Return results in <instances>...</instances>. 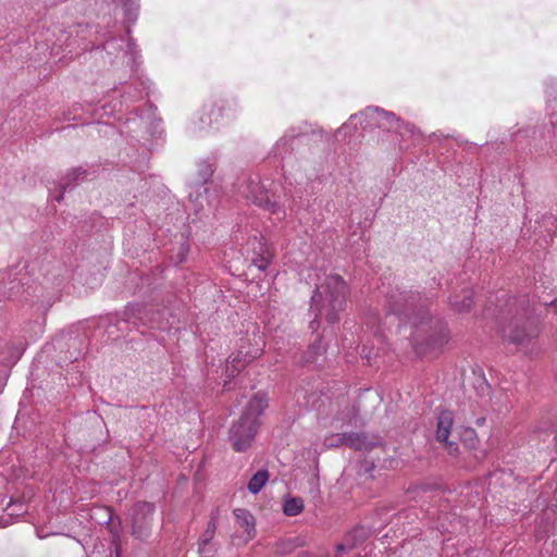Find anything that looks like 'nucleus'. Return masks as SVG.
Wrapping results in <instances>:
<instances>
[{
	"label": "nucleus",
	"mask_w": 557,
	"mask_h": 557,
	"mask_svg": "<svg viewBox=\"0 0 557 557\" xmlns=\"http://www.w3.org/2000/svg\"><path fill=\"white\" fill-rule=\"evenodd\" d=\"M418 298L417 295L406 293L393 295L388 302V311L407 319L417 329V332H431L425 346L419 344L418 335H414L416 350L419 354H425L429 350L441 349L447 344L449 332L440 321H433L424 306H418Z\"/></svg>",
	"instance_id": "f257e3e1"
},
{
	"label": "nucleus",
	"mask_w": 557,
	"mask_h": 557,
	"mask_svg": "<svg viewBox=\"0 0 557 557\" xmlns=\"http://www.w3.org/2000/svg\"><path fill=\"white\" fill-rule=\"evenodd\" d=\"M21 287L22 298L26 302H30L32 306H36L37 310L46 313V311L52 306L55 300V293L48 290L42 284L33 282L29 284V277L27 274H22L21 271L10 269L9 271V287L4 293V298H12L20 293Z\"/></svg>",
	"instance_id": "f03ea898"
},
{
	"label": "nucleus",
	"mask_w": 557,
	"mask_h": 557,
	"mask_svg": "<svg viewBox=\"0 0 557 557\" xmlns=\"http://www.w3.org/2000/svg\"><path fill=\"white\" fill-rule=\"evenodd\" d=\"M348 293V286L342 276L329 275L313 296L314 301L318 296L322 300L320 314L324 315L329 322L335 323L338 320V312L345 309Z\"/></svg>",
	"instance_id": "7ed1b4c3"
},
{
	"label": "nucleus",
	"mask_w": 557,
	"mask_h": 557,
	"mask_svg": "<svg viewBox=\"0 0 557 557\" xmlns=\"http://www.w3.org/2000/svg\"><path fill=\"white\" fill-rule=\"evenodd\" d=\"M171 309H154L152 306L143 304H131L123 312V322L138 329L147 326L150 330L162 332L172 329Z\"/></svg>",
	"instance_id": "20e7f679"
},
{
	"label": "nucleus",
	"mask_w": 557,
	"mask_h": 557,
	"mask_svg": "<svg viewBox=\"0 0 557 557\" xmlns=\"http://www.w3.org/2000/svg\"><path fill=\"white\" fill-rule=\"evenodd\" d=\"M92 27L88 24L77 23L70 26L67 29L55 28L53 35L58 32L57 39L51 44L50 55L57 58L60 53L58 61H62L66 58H73L74 50L82 48V50L89 49L88 44H83L91 35Z\"/></svg>",
	"instance_id": "39448f33"
},
{
	"label": "nucleus",
	"mask_w": 557,
	"mask_h": 557,
	"mask_svg": "<svg viewBox=\"0 0 557 557\" xmlns=\"http://www.w3.org/2000/svg\"><path fill=\"white\" fill-rule=\"evenodd\" d=\"M263 348L264 341L259 332L252 333L251 337L240 338L237 352L230 356L226 361L227 375L235 376L239 373L247 364L263 354Z\"/></svg>",
	"instance_id": "423d86ee"
},
{
	"label": "nucleus",
	"mask_w": 557,
	"mask_h": 557,
	"mask_svg": "<svg viewBox=\"0 0 557 557\" xmlns=\"http://www.w3.org/2000/svg\"><path fill=\"white\" fill-rule=\"evenodd\" d=\"M154 507L148 502L136 503L128 512L132 535L138 540L150 536Z\"/></svg>",
	"instance_id": "0eeeda50"
},
{
	"label": "nucleus",
	"mask_w": 557,
	"mask_h": 557,
	"mask_svg": "<svg viewBox=\"0 0 557 557\" xmlns=\"http://www.w3.org/2000/svg\"><path fill=\"white\" fill-rule=\"evenodd\" d=\"M240 193L243 197L250 200L256 206L268 210L272 214H277L281 211L278 203L271 199L270 193L260 184L259 181H247Z\"/></svg>",
	"instance_id": "6e6552de"
},
{
	"label": "nucleus",
	"mask_w": 557,
	"mask_h": 557,
	"mask_svg": "<svg viewBox=\"0 0 557 557\" xmlns=\"http://www.w3.org/2000/svg\"><path fill=\"white\" fill-rule=\"evenodd\" d=\"M259 423L244 421V418L234 423L230 430V441L236 451H246L253 441Z\"/></svg>",
	"instance_id": "1a4fd4ad"
},
{
	"label": "nucleus",
	"mask_w": 557,
	"mask_h": 557,
	"mask_svg": "<svg viewBox=\"0 0 557 557\" xmlns=\"http://www.w3.org/2000/svg\"><path fill=\"white\" fill-rule=\"evenodd\" d=\"M453 425V412L449 410L442 411L437 418L436 440L444 444L450 455H456L458 453V445L455 442L448 441Z\"/></svg>",
	"instance_id": "9d476101"
},
{
	"label": "nucleus",
	"mask_w": 557,
	"mask_h": 557,
	"mask_svg": "<svg viewBox=\"0 0 557 557\" xmlns=\"http://www.w3.org/2000/svg\"><path fill=\"white\" fill-rule=\"evenodd\" d=\"M338 440L355 450H370L381 443L380 437L368 433H343Z\"/></svg>",
	"instance_id": "9b49d317"
},
{
	"label": "nucleus",
	"mask_w": 557,
	"mask_h": 557,
	"mask_svg": "<svg viewBox=\"0 0 557 557\" xmlns=\"http://www.w3.org/2000/svg\"><path fill=\"white\" fill-rule=\"evenodd\" d=\"M268 407V397L264 393H257L246 406L245 412L242 414L244 421L259 423V417Z\"/></svg>",
	"instance_id": "f8f14e48"
},
{
	"label": "nucleus",
	"mask_w": 557,
	"mask_h": 557,
	"mask_svg": "<svg viewBox=\"0 0 557 557\" xmlns=\"http://www.w3.org/2000/svg\"><path fill=\"white\" fill-rule=\"evenodd\" d=\"M151 87L152 83L149 79L132 83L124 89V94L122 95L123 101L128 104L141 100L145 97H149Z\"/></svg>",
	"instance_id": "ddd939ff"
},
{
	"label": "nucleus",
	"mask_w": 557,
	"mask_h": 557,
	"mask_svg": "<svg viewBox=\"0 0 557 557\" xmlns=\"http://www.w3.org/2000/svg\"><path fill=\"white\" fill-rule=\"evenodd\" d=\"M236 523L244 530V535L247 541L255 536V518L246 509L237 508L234 510Z\"/></svg>",
	"instance_id": "4468645a"
},
{
	"label": "nucleus",
	"mask_w": 557,
	"mask_h": 557,
	"mask_svg": "<svg viewBox=\"0 0 557 557\" xmlns=\"http://www.w3.org/2000/svg\"><path fill=\"white\" fill-rule=\"evenodd\" d=\"M3 511L5 513L0 519V525L7 527L8 524L12 523L13 517H20L24 515L27 511V509L23 502H13V498L10 497L8 503L5 504V507L3 508Z\"/></svg>",
	"instance_id": "2eb2a0df"
},
{
	"label": "nucleus",
	"mask_w": 557,
	"mask_h": 557,
	"mask_svg": "<svg viewBox=\"0 0 557 557\" xmlns=\"http://www.w3.org/2000/svg\"><path fill=\"white\" fill-rule=\"evenodd\" d=\"M536 334L537 330L535 326H530L528 330L525 327L522 330H519L518 327L513 330L511 326H508L503 330V336L516 344H521Z\"/></svg>",
	"instance_id": "dca6fc26"
},
{
	"label": "nucleus",
	"mask_w": 557,
	"mask_h": 557,
	"mask_svg": "<svg viewBox=\"0 0 557 557\" xmlns=\"http://www.w3.org/2000/svg\"><path fill=\"white\" fill-rule=\"evenodd\" d=\"M375 120L381 128L386 131H399L400 121L392 112L376 109Z\"/></svg>",
	"instance_id": "f3484780"
},
{
	"label": "nucleus",
	"mask_w": 557,
	"mask_h": 557,
	"mask_svg": "<svg viewBox=\"0 0 557 557\" xmlns=\"http://www.w3.org/2000/svg\"><path fill=\"white\" fill-rule=\"evenodd\" d=\"M124 10V16L127 23H135L138 16V0H113Z\"/></svg>",
	"instance_id": "a211bd4d"
},
{
	"label": "nucleus",
	"mask_w": 557,
	"mask_h": 557,
	"mask_svg": "<svg viewBox=\"0 0 557 557\" xmlns=\"http://www.w3.org/2000/svg\"><path fill=\"white\" fill-rule=\"evenodd\" d=\"M269 480V472L267 470L257 471L248 483V490L252 494L259 493Z\"/></svg>",
	"instance_id": "6ab92c4d"
},
{
	"label": "nucleus",
	"mask_w": 557,
	"mask_h": 557,
	"mask_svg": "<svg viewBox=\"0 0 557 557\" xmlns=\"http://www.w3.org/2000/svg\"><path fill=\"white\" fill-rule=\"evenodd\" d=\"M83 174H85V171H83L82 169H76L70 175L63 177L59 183L61 191L58 195L53 196V199L55 201H60L63 198V194L72 188V181H77L78 177Z\"/></svg>",
	"instance_id": "aec40b11"
},
{
	"label": "nucleus",
	"mask_w": 557,
	"mask_h": 557,
	"mask_svg": "<svg viewBox=\"0 0 557 557\" xmlns=\"http://www.w3.org/2000/svg\"><path fill=\"white\" fill-rule=\"evenodd\" d=\"M215 166L210 161H201L197 164V182L199 184H206L213 175Z\"/></svg>",
	"instance_id": "412c9836"
},
{
	"label": "nucleus",
	"mask_w": 557,
	"mask_h": 557,
	"mask_svg": "<svg viewBox=\"0 0 557 557\" xmlns=\"http://www.w3.org/2000/svg\"><path fill=\"white\" fill-rule=\"evenodd\" d=\"M304 510V500L300 497H290L284 502L283 511L286 516H297Z\"/></svg>",
	"instance_id": "4be33fe9"
},
{
	"label": "nucleus",
	"mask_w": 557,
	"mask_h": 557,
	"mask_svg": "<svg viewBox=\"0 0 557 557\" xmlns=\"http://www.w3.org/2000/svg\"><path fill=\"white\" fill-rule=\"evenodd\" d=\"M472 304H473V292L470 289L463 292V296H462L461 300H459V296H455L451 299L453 307L459 312L469 310L471 308Z\"/></svg>",
	"instance_id": "5701e85b"
},
{
	"label": "nucleus",
	"mask_w": 557,
	"mask_h": 557,
	"mask_svg": "<svg viewBox=\"0 0 557 557\" xmlns=\"http://www.w3.org/2000/svg\"><path fill=\"white\" fill-rule=\"evenodd\" d=\"M189 250L190 245L186 238L183 243L180 244L178 252L176 253V263L185 261Z\"/></svg>",
	"instance_id": "b1692460"
},
{
	"label": "nucleus",
	"mask_w": 557,
	"mask_h": 557,
	"mask_svg": "<svg viewBox=\"0 0 557 557\" xmlns=\"http://www.w3.org/2000/svg\"><path fill=\"white\" fill-rule=\"evenodd\" d=\"M125 53L129 55L133 63H136V59L138 57V50H137L135 42L131 38L127 39Z\"/></svg>",
	"instance_id": "393cba45"
},
{
	"label": "nucleus",
	"mask_w": 557,
	"mask_h": 557,
	"mask_svg": "<svg viewBox=\"0 0 557 557\" xmlns=\"http://www.w3.org/2000/svg\"><path fill=\"white\" fill-rule=\"evenodd\" d=\"M121 546L120 543L113 541L110 547V553L106 557H120Z\"/></svg>",
	"instance_id": "a878e982"
},
{
	"label": "nucleus",
	"mask_w": 557,
	"mask_h": 557,
	"mask_svg": "<svg viewBox=\"0 0 557 557\" xmlns=\"http://www.w3.org/2000/svg\"><path fill=\"white\" fill-rule=\"evenodd\" d=\"M116 44V39L115 38H111L109 40H106V42L103 44V48L109 52L111 53L112 50L114 49V45Z\"/></svg>",
	"instance_id": "bb28decb"
},
{
	"label": "nucleus",
	"mask_w": 557,
	"mask_h": 557,
	"mask_svg": "<svg viewBox=\"0 0 557 557\" xmlns=\"http://www.w3.org/2000/svg\"><path fill=\"white\" fill-rule=\"evenodd\" d=\"M341 435H342V434H337V435H334V436H332V437L327 438V440H326L327 445H329V446H339V445H342V444H341V441L338 440V437H339Z\"/></svg>",
	"instance_id": "cd10ccee"
},
{
	"label": "nucleus",
	"mask_w": 557,
	"mask_h": 557,
	"mask_svg": "<svg viewBox=\"0 0 557 557\" xmlns=\"http://www.w3.org/2000/svg\"><path fill=\"white\" fill-rule=\"evenodd\" d=\"M253 262H255V264H256V267H257L258 269H260V270H264V269H267V267H268V264H269V259H268V258L262 257V258L260 259V261H259V262H256L255 260H253Z\"/></svg>",
	"instance_id": "c85d7f7f"
},
{
	"label": "nucleus",
	"mask_w": 557,
	"mask_h": 557,
	"mask_svg": "<svg viewBox=\"0 0 557 557\" xmlns=\"http://www.w3.org/2000/svg\"><path fill=\"white\" fill-rule=\"evenodd\" d=\"M336 550H337L336 552V557H338L341 555V553L345 550V546L342 545V544L337 545Z\"/></svg>",
	"instance_id": "c756f323"
},
{
	"label": "nucleus",
	"mask_w": 557,
	"mask_h": 557,
	"mask_svg": "<svg viewBox=\"0 0 557 557\" xmlns=\"http://www.w3.org/2000/svg\"><path fill=\"white\" fill-rule=\"evenodd\" d=\"M485 423V418L484 417H481V418H478L476 421H475V424L478 426H481Z\"/></svg>",
	"instance_id": "7c9ffc66"
},
{
	"label": "nucleus",
	"mask_w": 557,
	"mask_h": 557,
	"mask_svg": "<svg viewBox=\"0 0 557 557\" xmlns=\"http://www.w3.org/2000/svg\"><path fill=\"white\" fill-rule=\"evenodd\" d=\"M21 355H22V349L15 348L14 349V359H18Z\"/></svg>",
	"instance_id": "2f4dec72"
},
{
	"label": "nucleus",
	"mask_w": 557,
	"mask_h": 557,
	"mask_svg": "<svg viewBox=\"0 0 557 557\" xmlns=\"http://www.w3.org/2000/svg\"><path fill=\"white\" fill-rule=\"evenodd\" d=\"M82 355H83V352H82V351H79V352H77L75 356H72V357H71V359H70V360H71V362L77 361V360H78V358H79V356H82Z\"/></svg>",
	"instance_id": "473e14b6"
},
{
	"label": "nucleus",
	"mask_w": 557,
	"mask_h": 557,
	"mask_svg": "<svg viewBox=\"0 0 557 557\" xmlns=\"http://www.w3.org/2000/svg\"><path fill=\"white\" fill-rule=\"evenodd\" d=\"M467 432H469L471 436H472V435H475L474 430H468Z\"/></svg>",
	"instance_id": "72a5a7b5"
},
{
	"label": "nucleus",
	"mask_w": 557,
	"mask_h": 557,
	"mask_svg": "<svg viewBox=\"0 0 557 557\" xmlns=\"http://www.w3.org/2000/svg\"><path fill=\"white\" fill-rule=\"evenodd\" d=\"M89 44H91V47H90V48H94L95 42H92V40H89Z\"/></svg>",
	"instance_id": "f704fd0d"
},
{
	"label": "nucleus",
	"mask_w": 557,
	"mask_h": 557,
	"mask_svg": "<svg viewBox=\"0 0 557 557\" xmlns=\"http://www.w3.org/2000/svg\"><path fill=\"white\" fill-rule=\"evenodd\" d=\"M89 44H91V47H90V48H94L95 42H92V40H89Z\"/></svg>",
	"instance_id": "c9c22d12"
},
{
	"label": "nucleus",
	"mask_w": 557,
	"mask_h": 557,
	"mask_svg": "<svg viewBox=\"0 0 557 557\" xmlns=\"http://www.w3.org/2000/svg\"><path fill=\"white\" fill-rule=\"evenodd\" d=\"M91 557H98V556H97V555H96V553L94 552Z\"/></svg>",
	"instance_id": "e433bc0d"
},
{
	"label": "nucleus",
	"mask_w": 557,
	"mask_h": 557,
	"mask_svg": "<svg viewBox=\"0 0 557 557\" xmlns=\"http://www.w3.org/2000/svg\"><path fill=\"white\" fill-rule=\"evenodd\" d=\"M2 482V480L0 479V483Z\"/></svg>",
	"instance_id": "4c0bfd02"
}]
</instances>
